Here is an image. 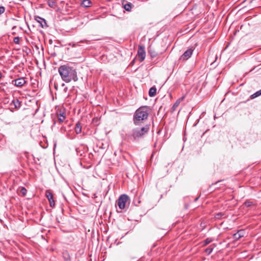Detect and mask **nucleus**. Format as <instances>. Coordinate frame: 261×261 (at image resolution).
<instances>
[{
  "label": "nucleus",
  "mask_w": 261,
  "mask_h": 261,
  "mask_svg": "<svg viewBox=\"0 0 261 261\" xmlns=\"http://www.w3.org/2000/svg\"><path fill=\"white\" fill-rule=\"evenodd\" d=\"M58 72L62 80L66 83H69L71 81L75 82L78 80L76 70L68 65L60 66L58 68Z\"/></svg>",
  "instance_id": "1"
},
{
  "label": "nucleus",
  "mask_w": 261,
  "mask_h": 261,
  "mask_svg": "<svg viewBox=\"0 0 261 261\" xmlns=\"http://www.w3.org/2000/svg\"><path fill=\"white\" fill-rule=\"evenodd\" d=\"M149 107L145 106L139 108L135 112L133 122L136 125H140V122L147 120L150 111Z\"/></svg>",
  "instance_id": "2"
},
{
  "label": "nucleus",
  "mask_w": 261,
  "mask_h": 261,
  "mask_svg": "<svg viewBox=\"0 0 261 261\" xmlns=\"http://www.w3.org/2000/svg\"><path fill=\"white\" fill-rule=\"evenodd\" d=\"M150 129V125L146 124L144 126L139 128H135L132 129V133L129 137L134 140H139L147 134Z\"/></svg>",
  "instance_id": "3"
},
{
  "label": "nucleus",
  "mask_w": 261,
  "mask_h": 261,
  "mask_svg": "<svg viewBox=\"0 0 261 261\" xmlns=\"http://www.w3.org/2000/svg\"><path fill=\"white\" fill-rule=\"evenodd\" d=\"M129 199V197L126 194H122L120 195L118 199L116 201V204L121 210L124 209L126 203Z\"/></svg>",
  "instance_id": "4"
},
{
  "label": "nucleus",
  "mask_w": 261,
  "mask_h": 261,
  "mask_svg": "<svg viewBox=\"0 0 261 261\" xmlns=\"http://www.w3.org/2000/svg\"><path fill=\"white\" fill-rule=\"evenodd\" d=\"M137 56L140 62H142L144 60L146 57V53L145 51V47L142 45H139L138 47Z\"/></svg>",
  "instance_id": "5"
},
{
  "label": "nucleus",
  "mask_w": 261,
  "mask_h": 261,
  "mask_svg": "<svg viewBox=\"0 0 261 261\" xmlns=\"http://www.w3.org/2000/svg\"><path fill=\"white\" fill-rule=\"evenodd\" d=\"M194 50L192 48H189L180 56L179 60L186 61L192 55Z\"/></svg>",
  "instance_id": "6"
},
{
  "label": "nucleus",
  "mask_w": 261,
  "mask_h": 261,
  "mask_svg": "<svg viewBox=\"0 0 261 261\" xmlns=\"http://www.w3.org/2000/svg\"><path fill=\"white\" fill-rule=\"evenodd\" d=\"M45 196L49 202V205L51 207H54L55 205V202L53 198V195L50 190H46L45 192Z\"/></svg>",
  "instance_id": "7"
},
{
  "label": "nucleus",
  "mask_w": 261,
  "mask_h": 261,
  "mask_svg": "<svg viewBox=\"0 0 261 261\" xmlns=\"http://www.w3.org/2000/svg\"><path fill=\"white\" fill-rule=\"evenodd\" d=\"M35 20L39 23L40 26L42 28H46L48 27L46 21L44 18L37 16H35Z\"/></svg>",
  "instance_id": "8"
},
{
  "label": "nucleus",
  "mask_w": 261,
  "mask_h": 261,
  "mask_svg": "<svg viewBox=\"0 0 261 261\" xmlns=\"http://www.w3.org/2000/svg\"><path fill=\"white\" fill-rule=\"evenodd\" d=\"M27 81L23 75L20 76L17 74V87H21L24 86Z\"/></svg>",
  "instance_id": "9"
},
{
  "label": "nucleus",
  "mask_w": 261,
  "mask_h": 261,
  "mask_svg": "<svg viewBox=\"0 0 261 261\" xmlns=\"http://www.w3.org/2000/svg\"><path fill=\"white\" fill-rule=\"evenodd\" d=\"M185 96H182L179 98L173 104L172 107L171 108V112L173 113L176 109V108L178 107L180 103L184 99Z\"/></svg>",
  "instance_id": "10"
},
{
  "label": "nucleus",
  "mask_w": 261,
  "mask_h": 261,
  "mask_svg": "<svg viewBox=\"0 0 261 261\" xmlns=\"http://www.w3.org/2000/svg\"><path fill=\"white\" fill-rule=\"evenodd\" d=\"M244 231L243 230H239L236 233L233 234V238L234 240L237 241L242 237H244Z\"/></svg>",
  "instance_id": "11"
},
{
  "label": "nucleus",
  "mask_w": 261,
  "mask_h": 261,
  "mask_svg": "<svg viewBox=\"0 0 261 261\" xmlns=\"http://www.w3.org/2000/svg\"><path fill=\"white\" fill-rule=\"evenodd\" d=\"M19 72L21 73V75H25V70L24 68V64L23 63L17 65V73Z\"/></svg>",
  "instance_id": "12"
},
{
  "label": "nucleus",
  "mask_w": 261,
  "mask_h": 261,
  "mask_svg": "<svg viewBox=\"0 0 261 261\" xmlns=\"http://www.w3.org/2000/svg\"><path fill=\"white\" fill-rule=\"evenodd\" d=\"M57 117L60 123L63 122L66 118L65 114L63 112H60L59 114H58Z\"/></svg>",
  "instance_id": "13"
},
{
  "label": "nucleus",
  "mask_w": 261,
  "mask_h": 261,
  "mask_svg": "<svg viewBox=\"0 0 261 261\" xmlns=\"http://www.w3.org/2000/svg\"><path fill=\"white\" fill-rule=\"evenodd\" d=\"M92 3L90 0H83L81 3V6L83 7H89L91 6Z\"/></svg>",
  "instance_id": "14"
},
{
  "label": "nucleus",
  "mask_w": 261,
  "mask_h": 261,
  "mask_svg": "<svg viewBox=\"0 0 261 261\" xmlns=\"http://www.w3.org/2000/svg\"><path fill=\"white\" fill-rule=\"evenodd\" d=\"M156 89L154 87H152L149 89L148 94L149 96L153 97L156 94Z\"/></svg>",
  "instance_id": "15"
},
{
  "label": "nucleus",
  "mask_w": 261,
  "mask_h": 261,
  "mask_svg": "<svg viewBox=\"0 0 261 261\" xmlns=\"http://www.w3.org/2000/svg\"><path fill=\"white\" fill-rule=\"evenodd\" d=\"M75 132L77 134H79L81 133L82 131V125L80 122H78L76 123L75 127L74 128Z\"/></svg>",
  "instance_id": "16"
},
{
  "label": "nucleus",
  "mask_w": 261,
  "mask_h": 261,
  "mask_svg": "<svg viewBox=\"0 0 261 261\" xmlns=\"http://www.w3.org/2000/svg\"><path fill=\"white\" fill-rule=\"evenodd\" d=\"M148 53L152 58H155L158 55V53L151 47L148 49Z\"/></svg>",
  "instance_id": "17"
},
{
  "label": "nucleus",
  "mask_w": 261,
  "mask_h": 261,
  "mask_svg": "<svg viewBox=\"0 0 261 261\" xmlns=\"http://www.w3.org/2000/svg\"><path fill=\"white\" fill-rule=\"evenodd\" d=\"M20 191L22 196H24L26 195L27 190L24 187H19V188L17 189V191Z\"/></svg>",
  "instance_id": "18"
},
{
  "label": "nucleus",
  "mask_w": 261,
  "mask_h": 261,
  "mask_svg": "<svg viewBox=\"0 0 261 261\" xmlns=\"http://www.w3.org/2000/svg\"><path fill=\"white\" fill-rule=\"evenodd\" d=\"M133 7V5L130 3H127L126 4H125L123 6L124 9L126 10L127 11H130Z\"/></svg>",
  "instance_id": "19"
},
{
  "label": "nucleus",
  "mask_w": 261,
  "mask_h": 261,
  "mask_svg": "<svg viewBox=\"0 0 261 261\" xmlns=\"http://www.w3.org/2000/svg\"><path fill=\"white\" fill-rule=\"evenodd\" d=\"M224 214L223 213H218L215 215V218L216 219H221L224 218Z\"/></svg>",
  "instance_id": "20"
},
{
  "label": "nucleus",
  "mask_w": 261,
  "mask_h": 261,
  "mask_svg": "<svg viewBox=\"0 0 261 261\" xmlns=\"http://www.w3.org/2000/svg\"><path fill=\"white\" fill-rule=\"evenodd\" d=\"M261 95V89L257 92H256L255 93H254V94H253L252 95H251L250 97L251 99H254L259 96Z\"/></svg>",
  "instance_id": "21"
},
{
  "label": "nucleus",
  "mask_w": 261,
  "mask_h": 261,
  "mask_svg": "<svg viewBox=\"0 0 261 261\" xmlns=\"http://www.w3.org/2000/svg\"><path fill=\"white\" fill-rule=\"evenodd\" d=\"M213 241V239H212V238H207V239H206L203 241V246H205L208 245V244H210V243H211Z\"/></svg>",
  "instance_id": "22"
},
{
  "label": "nucleus",
  "mask_w": 261,
  "mask_h": 261,
  "mask_svg": "<svg viewBox=\"0 0 261 261\" xmlns=\"http://www.w3.org/2000/svg\"><path fill=\"white\" fill-rule=\"evenodd\" d=\"M213 249H214V247H212L211 246H210L209 247L207 248L206 249H205V252L207 254V255H210L213 251Z\"/></svg>",
  "instance_id": "23"
},
{
  "label": "nucleus",
  "mask_w": 261,
  "mask_h": 261,
  "mask_svg": "<svg viewBox=\"0 0 261 261\" xmlns=\"http://www.w3.org/2000/svg\"><path fill=\"white\" fill-rule=\"evenodd\" d=\"M47 4L51 8H54L56 6L55 2L52 0H48Z\"/></svg>",
  "instance_id": "24"
},
{
  "label": "nucleus",
  "mask_w": 261,
  "mask_h": 261,
  "mask_svg": "<svg viewBox=\"0 0 261 261\" xmlns=\"http://www.w3.org/2000/svg\"><path fill=\"white\" fill-rule=\"evenodd\" d=\"M244 204L247 207H250V206H251L253 204V202L252 201H246L244 203Z\"/></svg>",
  "instance_id": "25"
},
{
  "label": "nucleus",
  "mask_w": 261,
  "mask_h": 261,
  "mask_svg": "<svg viewBox=\"0 0 261 261\" xmlns=\"http://www.w3.org/2000/svg\"><path fill=\"white\" fill-rule=\"evenodd\" d=\"M20 51V49L17 48V51H18V52H17V60H18V59H19L20 58L22 57L23 58H24V55H23V54H21L20 53V51Z\"/></svg>",
  "instance_id": "26"
},
{
  "label": "nucleus",
  "mask_w": 261,
  "mask_h": 261,
  "mask_svg": "<svg viewBox=\"0 0 261 261\" xmlns=\"http://www.w3.org/2000/svg\"><path fill=\"white\" fill-rule=\"evenodd\" d=\"M5 8L3 6L0 7V15L3 14L5 12Z\"/></svg>",
  "instance_id": "27"
},
{
  "label": "nucleus",
  "mask_w": 261,
  "mask_h": 261,
  "mask_svg": "<svg viewBox=\"0 0 261 261\" xmlns=\"http://www.w3.org/2000/svg\"><path fill=\"white\" fill-rule=\"evenodd\" d=\"M221 180H218V181H216V182L212 184L211 186H210V188H211V186H213V185H216Z\"/></svg>",
  "instance_id": "28"
},
{
  "label": "nucleus",
  "mask_w": 261,
  "mask_h": 261,
  "mask_svg": "<svg viewBox=\"0 0 261 261\" xmlns=\"http://www.w3.org/2000/svg\"><path fill=\"white\" fill-rule=\"evenodd\" d=\"M17 108H18L20 106V102L19 101L18 99H17Z\"/></svg>",
  "instance_id": "29"
},
{
  "label": "nucleus",
  "mask_w": 261,
  "mask_h": 261,
  "mask_svg": "<svg viewBox=\"0 0 261 261\" xmlns=\"http://www.w3.org/2000/svg\"><path fill=\"white\" fill-rule=\"evenodd\" d=\"M67 136L68 138L71 139H73L74 138V136H73V137H70L69 136V134L68 133L67 134Z\"/></svg>",
  "instance_id": "30"
},
{
  "label": "nucleus",
  "mask_w": 261,
  "mask_h": 261,
  "mask_svg": "<svg viewBox=\"0 0 261 261\" xmlns=\"http://www.w3.org/2000/svg\"><path fill=\"white\" fill-rule=\"evenodd\" d=\"M13 83L15 86H16V79L13 80Z\"/></svg>",
  "instance_id": "31"
},
{
  "label": "nucleus",
  "mask_w": 261,
  "mask_h": 261,
  "mask_svg": "<svg viewBox=\"0 0 261 261\" xmlns=\"http://www.w3.org/2000/svg\"><path fill=\"white\" fill-rule=\"evenodd\" d=\"M13 41L14 42L16 43V41H17V39H16V37H15L13 38Z\"/></svg>",
  "instance_id": "32"
},
{
  "label": "nucleus",
  "mask_w": 261,
  "mask_h": 261,
  "mask_svg": "<svg viewBox=\"0 0 261 261\" xmlns=\"http://www.w3.org/2000/svg\"><path fill=\"white\" fill-rule=\"evenodd\" d=\"M198 198H199V197H198L196 198L195 199L194 201H196L198 199Z\"/></svg>",
  "instance_id": "33"
},
{
  "label": "nucleus",
  "mask_w": 261,
  "mask_h": 261,
  "mask_svg": "<svg viewBox=\"0 0 261 261\" xmlns=\"http://www.w3.org/2000/svg\"><path fill=\"white\" fill-rule=\"evenodd\" d=\"M13 102L14 103V106H15V107L16 108V105H15V102H14V100H13Z\"/></svg>",
  "instance_id": "34"
},
{
  "label": "nucleus",
  "mask_w": 261,
  "mask_h": 261,
  "mask_svg": "<svg viewBox=\"0 0 261 261\" xmlns=\"http://www.w3.org/2000/svg\"><path fill=\"white\" fill-rule=\"evenodd\" d=\"M17 43H18V41H19V38H18V37H17Z\"/></svg>",
  "instance_id": "35"
},
{
  "label": "nucleus",
  "mask_w": 261,
  "mask_h": 261,
  "mask_svg": "<svg viewBox=\"0 0 261 261\" xmlns=\"http://www.w3.org/2000/svg\"><path fill=\"white\" fill-rule=\"evenodd\" d=\"M15 28V27H13L12 29L14 30Z\"/></svg>",
  "instance_id": "36"
}]
</instances>
